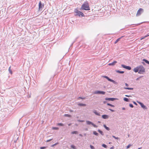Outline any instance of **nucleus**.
Masks as SVG:
<instances>
[{
    "label": "nucleus",
    "mask_w": 149,
    "mask_h": 149,
    "mask_svg": "<svg viewBox=\"0 0 149 149\" xmlns=\"http://www.w3.org/2000/svg\"><path fill=\"white\" fill-rule=\"evenodd\" d=\"M81 9L83 10H90L89 4L88 1L84 2L81 6Z\"/></svg>",
    "instance_id": "1"
},
{
    "label": "nucleus",
    "mask_w": 149,
    "mask_h": 149,
    "mask_svg": "<svg viewBox=\"0 0 149 149\" xmlns=\"http://www.w3.org/2000/svg\"><path fill=\"white\" fill-rule=\"evenodd\" d=\"M74 12L76 14L75 15H78L79 16H81L82 17L84 16V14L78 10L77 8H76L74 9Z\"/></svg>",
    "instance_id": "2"
},
{
    "label": "nucleus",
    "mask_w": 149,
    "mask_h": 149,
    "mask_svg": "<svg viewBox=\"0 0 149 149\" xmlns=\"http://www.w3.org/2000/svg\"><path fill=\"white\" fill-rule=\"evenodd\" d=\"M138 66L139 68L138 73L140 74H143L145 71L144 68L142 65H139Z\"/></svg>",
    "instance_id": "3"
},
{
    "label": "nucleus",
    "mask_w": 149,
    "mask_h": 149,
    "mask_svg": "<svg viewBox=\"0 0 149 149\" xmlns=\"http://www.w3.org/2000/svg\"><path fill=\"white\" fill-rule=\"evenodd\" d=\"M102 77L105 78H106L108 80V81H111L114 84H118V83L116 82V81H115L114 80L109 78L107 76H102Z\"/></svg>",
    "instance_id": "4"
},
{
    "label": "nucleus",
    "mask_w": 149,
    "mask_h": 149,
    "mask_svg": "<svg viewBox=\"0 0 149 149\" xmlns=\"http://www.w3.org/2000/svg\"><path fill=\"white\" fill-rule=\"evenodd\" d=\"M93 93L94 94H102L104 95L105 93V92L100 91H97L94 92Z\"/></svg>",
    "instance_id": "5"
},
{
    "label": "nucleus",
    "mask_w": 149,
    "mask_h": 149,
    "mask_svg": "<svg viewBox=\"0 0 149 149\" xmlns=\"http://www.w3.org/2000/svg\"><path fill=\"white\" fill-rule=\"evenodd\" d=\"M86 124L88 125H92L94 127L97 128L98 126H97L94 124L93 123L87 120L86 121Z\"/></svg>",
    "instance_id": "6"
},
{
    "label": "nucleus",
    "mask_w": 149,
    "mask_h": 149,
    "mask_svg": "<svg viewBox=\"0 0 149 149\" xmlns=\"http://www.w3.org/2000/svg\"><path fill=\"white\" fill-rule=\"evenodd\" d=\"M143 11V9L142 8H140L138 10L136 14V16H139L141 15L142 12Z\"/></svg>",
    "instance_id": "7"
},
{
    "label": "nucleus",
    "mask_w": 149,
    "mask_h": 149,
    "mask_svg": "<svg viewBox=\"0 0 149 149\" xmlns=\"http://www.w3.org/2000/svg\"><path fill=\"white\" fill-rule=\"evenodd\" d=\"M137 102L140 105L141 107L142 108L144 109H147V107L144 105L143 103L138 101H137Z\"/></svg>",
    "instance_id": "8"
},
{
    "label": "nucleus",
    "mask_w": 149,
    "mask_h": 149,
    "mask_svg": "<svg viewBox=\"0 0 149 149\" xmlns=\"http://www.w3.org/2000/svg\"><path fill=\"white\" fill-rule=\"evenodd\" d=\"M44 6V4H42L40 1L39 3V11H41L42 9Z\"/></svg>",
    "instance_id": "9"
},
{
    "label": "nucleus",
    "mask_w": 149,
    "mask_h": 149,
    "mask_svg": "<svg viewBox=\"0 0 149 149\" xmlns=\"http://www.w3.org/2000/svg\"><path fill=\"white\" fill-rule=\"evenodd\" d=\"M121 66L123 68L126 69L128 70H130L131 69V68L130 67L126 66L125 65L123 64L121 65Z\"/></svg>",
    "instance_id": "10"
},
{
    "label": "nucleus",
    "mask_w": 149,
    "mask_h": 149,
    "mask_svg": "<svg viewBox=\"0 0 149 149\" xmlns=\"http://www.w3.org/2000/svg\"><path fill=\"white\" fill-rule=\"evenodd\" d=\"M116 99V98H106L105 100H106L111 101H113L115 100Z\"/></svg>",
    "instance_id": "11"
},
{
    "label": "nucleus",
    "mask_w": 149,
    "mask_h": 149,
    "mask_svg": "<svg viewBox=\"0 0 149 149\" xmlns=\"http://www.w3.org/2000/svg\"><path fill=\"white\" fill-rule=\"evenodd\" d=\"M117 63V62L116 61H113L112 63H109L108 64V65H109L110 66L112 65L113 66L116 63Z\"/></svg>",
    "instance_id": "12"
},
{
    "label": "nucleus",
    "mask_w": 149,
    "mask_h": 149,
    "mask_svg": "<svg viewBox=\"0 0 149 149\" xmlns=\"http://www.w3.org/2000/svg\"><path fill=\"white\" fill-rule=\"evenodd\" d=\"M134 71L135 72H139V66H137L136 68H134Z\"/></svg>",
    "instance_id": "13"
},
{
    "label": "nucleus",
    "mask_w": 149,
    "mask_h": 149,
    "mask_svg": "<svg viewBox=\"0 0 149 149\" xmlns=\"http://www.w3.org/2000/svg\"><path fill=\"white\" fill-rule=\"evenodd\" d=\"M109 116L107 115H103L102 116V117L104 119H107L109 118Z\"/></svg>",
    "instance_id": "14"
},
{
    "label": "nucleus",
    "mask_w": 149,
    "mask_h": 149,
    "mask_svg": "<svg viewBox=\"0 0 149 149\" xmlns=\"http://www.w3.org/2000/svg\"><path fill=\"white\" fill-rule=\"evenodd\" d=\"M93 112L96 115L99 116H100V113L97 112L96 110H94Z\"/></svg>",
    "instance_id": "15"
},
{
    "label": "nucleus",
    "mask_w": 149,
    "mask_h": 149,
    "mask_svg": "<svg viewBox=\"0 0 149 149\" xmlns=\"http://www.w3.org/2000/svg\"><path fill=\"white\" fill-rule=\"evenodd\" d=\"M78 105L80 106H86V105L84 104L79 103L78 104Z\"/></svg>",
    "instance_id": "16"
},
{
    "label": "nucleus",
    "mask_w": 149,
    "mask_h": 149,
    "mask_svg": "<svg viewBox=\"0 0 149 149\" xmlns=\"http://www.w3.org/2000/svg\"><path fill=\"white\" fill-rule=\"evenodd\" d=\"M103 126L107 130L109 131L110 130V129L109 127H107L105 125H104Z\"/></svg>",
    "instance_id": "17"
},
{
    "label": "nucleus",
    "mask_w": 149,
    "mask_h": 149,
    "mask_svg": "<svg viewBox=\"0 0 149 149\" xmlns=\"http://www.w3.org/2000/svg\"><path fill=\"white\" fill-rule=\"evenodd\" d=\"M98 132L100 133L102 135H104V134L103 133V132L101 131V130H98Z\"/></svg>",
    "instance_id": "18"
},
{
    "label": "nucleus",
    "mask_w": 149,
    "mask_h": 149,
    "mask_svg": "<svg viewBox=\"0 0 149 149\" xmlns=\"http://www.w3.org/2000/svg\"><path fill=\"white\" fill-rule=\"evenodd\" d=\"M93 134L95 135L98 136L99 135L95 131H93Z\"/></svg>",
    "instance_id": "19"
},
{
    "label": "nucleus",
    "mask_w": 149,
    "mask_h": 149,
    "mask_svg": "<svg viewBox=\"0 0 149 149\" xmlns=\"http://www.w3.org/2000/svg\"><path fill=\"white\" fill-rule=\"evenodd\" d=\"M123 100L126 101V102H129V99L127 98H126V97H124V98H123Z\"/></svg>",
    "instance_id": "20"
},
{
    "label": "nucleus",
    "mask_w": 149,
    "mask_h": 149,
    "mask_svg": "<svg viewBox=\"0 0 149 149\" xmlns=\"http://www.w3.org/2000/svg\"><path fill=\"white\" fill-rule=\"evenodd\" d=\"M143 61L145 62L146 63L148 64L149 65V61H148L146 59H143Z\"/></svg>",
    "instance_id": "21"
},
{
    "label": "nucleus",
    "mask_w": 149,
    "mask_h": 149,
    "mask_svg": "<svg viewBox=\"0 0 149 149\" xmlns=\"http://www.w3.org/2000/svg\"><path fill=\"white\" fill-rule=\"evenodd\" d=\"M71 134H78V132L77 131H74L72 132Z\"/></svg>",
    "instance_id": "22"
},
{
    "label": "nucleus",
    "mask_w": 149,
    "mask_h": 149,
    "mask_svg": "<svg viewBox=\"0 0 149 149\" xmlns=\"http://www.w3.org/2000/svg\"><path fill=\"white\" fill-rule=\"evenodd\" d=\"M116 72L118 73H121V74H123L124 72V71H120L119 70L116 71Z\"/></svg>",
    "instance_id": "23"
},
{
    "label": "nucleus",
    "mask_w": 149,
    "mask_h": 149,
    "mask_svg": "<svg viewBox=\"0 0 149 149\" xmlns=\"http://www.w3.org/2000/svg\"><path fill=\"white\" fill-rule=\"evenodd\" d=\"M64 116L68 117H71V115L67 114H65L64 115Z\"/></svg>",
    "instance_id": "24"
},
{
    "label": "nucleus",
    "mask_w": 149,
    "mask_h": 149,
    "mask_svg": "<svg viewBox=\"0 0 149 149\" xmlns=\"http://www.w3.org/2000/svg\"><path fill=\"white\" fill-rule=\"evenodd\" d=\"M11 67H10L8 69V71L11 74H12V72L11 70L10 69Z\"/></svg>",
    "instance_id": "25"
},
{
    "label": "nucleus",
    "mask_w": 149,
    "mask_h": 149,
    "mask_svg": "<svg viewBox=\"0 0 149 149\" xmlns=\"http://www.w3.org/2000/svg\"><path fill=\"white\" fill-rule=\"evenodd\" d=\"M125 89H127V90H133V89L132 88H130L129 87H125L124 88Z\"/></svg>",
    "instance_id": "26"
},
{
    "label": "nucleus",
    "mask_w": 149,
    "mask_h": 149,
    "mask_svg": "<svg viewBox=\"0 0 149 149\" xmlns=\"http://www.w3.org/2000/svg\"><path fill=\"white\" fill-rule=\"evenodd\" d=\"M59 144V143L58 142H57L54 144H53V145H52L51 146V147H53L54 146H55L56 145H57L58 144Z\"/></svg>",
    "instance_id": "27"
},
{
    "label": "nucleus",
    "mask_w": 149,
    "mask_h": 149,
    "mask_svg": "<svg viewBox=\"0 0 149 149\" xmlns=\"http://www.w3.org/2000/svg\"><path fill=\"white\" fill-rule=\"evenodd\" d=\"M120 38H119L118 39H117V40L115 41V42H114V43H115V44H116V43H117V42H118V41L120 40Z\"/></svg>",
    "instance_id": "28"
},
{
    "label": "nucleus",
    "mask_w": 149,
    "mask_h": 149,
    "mask_svg": "<svg viewBox=\"0 0 149 149\" xmlns=\"http://www.w3.org/2000/svg\"><path fill=\"white\" fill-rule=\"evenodd\" d=\"M71 147L73 149H76V147L74 145H71Z\"/></svg>",
    "instance_id": "29"
},
{
    "label": "nucleus",
    "mask_w": 149,
    "mask_h": 149,
    "mask_svg": "<svg viewBox=\"0 0 149 149\" xmlns=\"http://www.w3.org/2000/svg\"><path fill=\"white\" fill-rule=\"evenodd\" d=\"M57 125L58 126H63L64 125L62 123H58L57 124Z\"/></svg>",
    "instance_id": "30"
},
{
    "label": "nucleus",
    "mask_w": 149,
    "mask_h": 149,
    "mask_svg": "<svg viewBox=\"0 0 149 149\" xmlns=\"http://www.w3.org/2000/svg\"><path fill=\"white\" fill-rule=\"evenodd\" d=\"M102 146L104 148H107V146L105 144H103L102 145Z\"/></svg>",
    "instance_id": "31"
},
{
    "label": "nucleus",
    "mask_w": 149,
    "mask_h": 149,
    "mask_svg": "<svg viewBox=\"0 0 149 149\" xmlns=\"http://www.w3.org/2000/svg\"><path fill=\"white\" fill-rule=\"evenodd\" d=\"M90 147L91 149H95L94 147L91 145H90Z\"/></svg>",
    "instance_id": "32"
},
{
    "label": "nucleus",
    "mask_w": 149,
    "mask_h": 149,
    "mask_svg": "<svg viewBox=\"0 0 149 149\" xmlns=\"http://www.w3.org/2000/svg\"><path fill=\"white\" fill-rule=\"evenodd\" d=\"M59 128L58 127H53L52 128V129L53 130H58Z\"/></svg>",
    "instance_id": "33"
},
{
    "label": "nucleus",
    "mask_w": 149,
    "mask_h": 149,
    "mask_svg": "<svg viewBox=\"0 0 149 149\" xmlns=\"http://www.w3.org/2000/svg\"><path fill=\"white\" fill-rule=\"evenodd\" d=\"M132 146V145L130 144H129L126 147V148L127 149V148H129L131 146Z\"/></svg>",
    "instance_id": "34"
},
{
    "label": "nucleus",
    "mask_w": 149,
    "mask_h": 149,
    "mask_svg": "<svg viewBox=\"0 0 149 149\" xmlns=\"http://www.w3.org/2000/svg\"><path fill=\"white\" fill-rule=\"evenodd\" d=\"M129 106L130 107H131V108H133L134 106H133V104H129Z\"/></svg>",
    "instance_id": "35"
},
{
    "label": "nucleus",
    "mask_w": 149,
    "mask_h": 149,
    "mask_svg": "<svg viewBox=\"0 0 149 149\" xmlns=\"http://www.w3.org/2000/svg\"><path fill=\"white\" fill-rule=\"evenodd\" d=\"M53 139L52 138V139H50L49 140H47V141H46V142H48L50 141H52Z\"/></svg>",
    "instance_id": "36"
},
{
    "label": "nucleus",
    "mask_w": 149,
    "mask_h": 149,
    "mask_svg": "<svg viewBox=\"0 0 149 149\" xmlns=\"http://www.w3.org/2000/svg\"><path fill=\"white\" fill-rule=\"evenodd\" d=\"M112 136L113 138H115V139H119V138H118V137H116L115 136H113H113Z\"/></svg>",
    "instance_id": "37"
},
{
    "label": "nucleus",
    "mask_w": 149,
    "mask_h": 149,
    "mask_svg": "<svg viewBox=\"0 0 149 149\" xmlns=\"http://www.w3.org/2000/svg\"><path fill=\"white\" fill-rule=\"evenodd\" d=\"M46 148L45 147H41L40 148V149H45Z\"/></svg>",
    "instance_id": "38"
},
{
    "label": "nucleus",
    "mask_w": 149,
    "mask_h": 149,
    "mask_svg": "<svg viewBox=\"0 0 149 149\" xmlns=\"http://www.w3.org/2000/svg\"><path fill=\"white\" fill-rule=\"evenodd\" d=\"M109 110H110L112 112H113L114 111V110L112 109H109Z\"/></svg>",
    "instance_id": "39"
},
{
    "label": "nucleus",
    "mask_w": 149,
    "mask_h": 149,
    "mask_svg": "<svg viewBox=\"0 0 149 149\" xmlns=\"http://www.w3.org/2000/svg\"><path fill=\"white\" fill-rule=\"evenodd\" d=\"M133 103L135 104L136 105H137V104L135 102V101H133Z\"/></svg>",
    "instance_id": "40"
},
{
    "label": "nucleus",
    "mask_w": 149,
    "mask_h": 149,
    "mask_svg": "<svg viewBox=\"0 0 149 149\" xmlns=\"http://www.w3.org/2000/svg\"><path fill=\"white\" fill-rule=\"evenodd\" d=\"M107 105L110 106H111V104H109V103H107Z\"/></svg>",
    "instance_id": "41"
},
{
    "label": "nucleus",
    "mask_w": 149,
    "mask_h": 149,
    "mask_svg": "<svg viewBox=\"0 0 149 149\" xmlns=\"http://www.w3.org/2000/svg\"><path fill=\"white\" fill-rule=\"evenodd\" d=\"M141 78V77H139L137 78L136 79V80H139V79H140V78Z\"/></svg>",
    "instance_id": "42"
},
{
    "label": "nucleus",
    "mask_w": 149,
    "mask_h": 149,
    "mask_svg": "<svg viewBox=\"0 0 149 149\" xmlns=\"http://www.w3.org/2000/svg\"><path fill=\"white\" fill-rule=\"evenodd\" d=\"M78 121H79V122H83L84 121V120H79Z\"/></svg>",
    "instance_id": "43"
},
{
    "label": "nucleus",
    "mask_w": 149,
    "mask_h": 149,
    "mask_svg": "<svg viewBox=\"0 0 149 149\" xmlns=\"http://www.w3.org/2000/svg\"><path fill=\"white\" fill-rule=\"evenodd\" d=\"M125 96H126V97H131L130 95H125Z\"/></svg>",
    "instance_id": "44"
},
{
    "label": "nucleus",
    "mask_w": 149,
    "mask_h": 149,
    "mask_svg": "<svg viewBox=\"0 0 149 149\" xmlns=\"http://www.w3.org/2000/svg\"><path fill=\"white\" fill-rule=\"evenodd\" d=\"M125 86H127H127H129L128 84H127V83H125Z\"/></svg>",
    "instance_id": "45"
},
{
    "label": "nucleus",
    "mask_w": 149,
    "mask_h": 149,
    "mask_svg": "<svg viewBox=\"0 0 149 149\" xmlns=\"http://www.w3.org/2000/svg\"><path fill=\"white\" fill-rule=\"evenodd\" d=\"M107 101H103V103H104V104H105V103H107Z\"/></svg>",
    "instance_id": "46"
},
{
    "label": "nucleus",
    "mask_w": 149,
    "mask_h": 149,
    "mask_svg": "<svg viewBox=\"0 0 149 149\" xmlns=\"http://www.w3.org/2000/svg\"><path fill=\"white\" fill-rule=\"evenodd\" d=\"M79 136H81V137H82L83 136V135L81 134H79Z\"/></svg>",
    "instance_id": "47"
},
{
    "label": "nucleus",
    "mask_w": 149,
    "mask_h": 149,
    "mask_svg": "<svg viewBox=\"0 0 149 149\" xmlns=\"http://www.w3.org/2000/svg\"><path fill=\"white\" fill-rule=\"evenodd\" d=\"M122 109L123 110H125V108L124 107H123L122 108Z\"/></svg>",
    "instance_id": "48"
},
{
    "label": "nucleus",
    "mask_w": 149,
    "mask_h": 149,
    "mask_svg": "<svg viewBox=\"0 0 149 149\" xmlns=\"http://www.w3.org/2000/svg\"><path fill=\"white\" fill-rule=\"evenodd\" d=\"M149 36V34H148V35H147V36H145L144 37H146L147 36Z\"/></svg>",
    "instance_id": "49"
},
{
    "label": "nucleus",
    "mask_w": 149,
    "mask_h": 149,
    "mask_svg": "<svg viewBox=\"0 0 149 149\" xmlns=\"http://www.w3.org/2000/svg\"><path fill=\"white\" fill-rule=\"evenodd\" d=\"M111 107H114L115 106L114 105L111 104Z\"/></svg>",
    "instance_id": "50"
},
{
    "label": "nucleus",
    "mask_w": 149,
    "mask_h": 149,
    "mask_svg": "<svg viewBox=\"0 0 149 149\" xmlns=\"http://www.w3.org/2000/svg\"><path fill=\"white\" fill-rule=\"evenodd\" d=\"M142 63L143 64V65H145V63L144 62H142Z\"/></svg>",
    "instance_id": "51"
},
{
    "label": "nucleus",
    "mask_w": 149,
    "mask_h": 149,
    "mask_svg": "<svg viewBox=\"0 0 149 149\" xmlns=\"http://www.w3.org/2000/svg\"><path fill=\"white\" fill-rule=\"evenodd\" d=\"M79 98H80V99H83V98L82 97H79Z\"/></svg>",
    "instance_id": "52"
},
{
    "label": "nucleus",
    "mask_w": 149,
    "mask_h": 149,
    "mask_svg": "<svg viewBox=\"0 0 149 149\" xmlns=\"http://www.w3.org/2000/svg\"><path fill=\"white\" fill-rule=\"evenodd\" d=\"M54 40V39H52V40H49V41H51L52 40Z\"/></svg>",
    "instance_id": "53"
},
{
    "label": "nucleus",
    "mask_w": 149,
    "mask_h": 149,
    "mask_svg": "<svg viewBox=\"0 0 149 149\" xmlns=\"http://www.w3.org/2000/svg\"><path fill=\"white\" fill-rule=\"evenodd\" d=\"M113 147H111L110 148V149H113Z\"/></svg>",
    "instance_id": "54"
},
{
    "label": "nucleus",
    "mask_w": 149,
    "mask_h": 149,
    "mask_svg": "<svg viewBox=\"0 0 149 149\" xmlns=\"http://www.w3.org/2000/svg\"><path fill=\"white\" fill-rule=\"evenodd\" d=\"M144 38H141V40L142 39H144Z\"/></svg>",
    "instance_id": "55"
},
{
    "label": "nucleus",
    "mask_w": 149,
    "mask_h": 149,
    "mask_svg": "<svg viewBox=\"0 0 149 149\" xmlns=\"http://www.w3.org/2000/svg\"><path fill=\"white\" fill-rule=\"evenodd\" d=\"M98 123H101V122H100V121H98Z\"/></svg>",
    "instance_id": "56"
},
{
    "label": "nucleus",
    "mask_w": 149,
    "mask_h": 149,
    "mask_svg": "<svg viewBox=\"0 0 149 149\" xmlns=\"http://www.w3.org/2000/svg\"><path fill=\"white\" fill-rule=\"evenodd\" d=\"M88 130V129H87V128H86V129H85V130H86V131H87V130Z\"/></svg>",
    "instance_id": "57"
},
{
    "label": "nucleus",
    "mask_w": 149,
    "mask_h": 149,
    "mask_svg": "<svg viewBox=\"0 0 149 149\" xmlns=\"http://www.w3.org/2000/svg\"><path fill=\"white\" fill-rule=\"evenodd\" d=\"M141 148H138V149H141Z\"/></svg>",
    "instance_id": "58"
},
{
    "label": "nucleus",
    "mask_w": 149,
    "mask_h": 149,
    "mask_svg": "<svg viewBox=\"0 0 149 149\" xmlns=\"http://www.w3.org/2000/svg\"><path fill=\"white\" fill-rule=\"evenodd\" d=\"M84 136H86V134L85 133V134H84Z\"/></svg>",
    "instance_id": "59"
},
{
    "label": "nucleus",
    "mask_w": 149,
    "mask_h": 149,
    "mask_svg": "<svg viewBox=\"0 0 149 149\" xmlns=\"http://www.w3.org/2000/svg\"><path fill=\"white\" fill-rule=\"evenodd\" d=\"M70 125H71L70 124H68V125L69 126H70Z\"/></svg>",
    "instance_id": "60"
},
{
    "label": "nucleus",
    "mask_w": 149,
    "mask_h": 149,
    "mask_svg": "<svg viewBox=\"0 0 149 149\" xmlns=\"http://www.w3.org/2000/svg\"><path fill=\"white\" fill-rule=\"evenodd\" d=\"M128 136L129 137V135H128Z\"/></svg>",
    "instance_id": "61"
}]
</instances>
